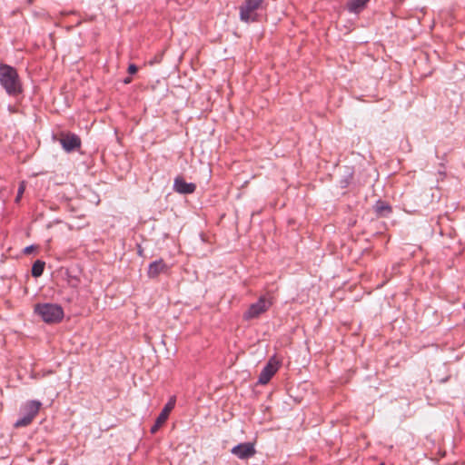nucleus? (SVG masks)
<instances>
[{
  "mask_svg": "<svg viewBox=\"0 0 465 465\" xmlns=\"http://www.w3.org/2000/svg\"><path fill=\"white\" fill-rule=\"evenodd\" d=\"M169 266L163 259H159L151 262L148 266L147 275L151 279L156 278L161 273H167Z\"/></svg>",
  "mask_w": 465,
  "mask_h": 465,
  "instance_id": "8",
  "label": "nucleus"
},
{
  "mask_svg": "<svg viewBox=\"0 0 465 465\" xmlns=\"http://www.w3.org/2000/svg\"><path fill=\"white\" fill-rule=\"evenodd\" d=\"M45 265V262L41 260L35 261L32 266V275L34 277H40L44 272Z\"/></svg>",
  "mask_w": 465,
  "mask_h": 465,
  "instance_id": "14",
  "label": "nucleus"
},
{
  "mask_svg": "<svg viewBox=\"0 0 465 465\" xmlns=\"http://www.w3.org/2000/svg\"><path fill=\"white\" fill-rule=\"evenodd\" d=\"M33 420H34V418L30 417L28 414L25 413L24 417H22L21 419L16 420V422L15 423V428L26 427L29 424H31Z\"/></svg>",
  "mask_w": 465,
  "mask_h": 465,
  "instance_id": "15",
  "label": "nucleus"
},
{
  "mask_svg": "<svg viewBox=\"0 0 465 465\" xmlns=\"http://www.w3.org/2000/svg\"><path fill=\"white\" fill-rule=\"evenodd\" d=\"M34 245H30L25 248L24 252L25 253H30L34 250Z\"/></svg>",
  "mask_w": 465,
  "mask_h": 465,
  "instance_id": "18",
  "label": "nucleus"
},
{
  "mask_svg": "<svg viewBox=\"0 0 465 465\" xmlns=\"http://www.w3.org/2000/svg\"><path fill=\"white\" fill-rule=\"evenodd\" d=\"M374 211L381 217H387L391 213V206L384 201L378 200L374 205Z\"/></svg>",
  "mask_w": 465,
  "mask_h": 465,
  "instance_id": "12",
  "label": "nucleus"
},
{
  "mask_svg": "<svg viewBox=\"0 0 465 465\" xmlns=\"http://www.w3.org/2000/svg\"><path fill=\"white\" fill-rule=\"evenodd\" d=\"M124 84H129L131 82V78L127 77L124 79Z\"/></svg>",
  "mask_w": 465,
  "mask_h": 465,
  "instance_id": "20",
  "label": "nucleus"
},
{
  "mask_svg": "<svg viewBox=\"0 0 465 465\" xmlns=\"http://www.w3.org/2000/svg\"><path fill=\"white\" fill-rule=\"evenodd\" d=\"M173 190L180 194H191L196 190V184L187 183L182 176H177L173 181Z\"/></svg>",
  "mask_w": 465,
  "mask_h": 465,
  "instance_id": "7",
  "label": "nucleus"
},
{
  "mask_svg": "<svg viewBox=\"0 0 465 465\" xmlns=\"http://www.w3.org/2000/svg\"><path fill=\"white\" fill-rule=\"evenodd\" d=\"M0 85L9 95L22 93V84L15 67L0 63Z\"/></svg>",
  "mask_w": 465,
  "mask_h": 465,
  "instance_id": "1",
  "label": "nucleus"
},
{
  "mask_svg": "<svg viewBox=\"0 0 465 465\" xmlns=\"http://www.w3.org/2000/svg\"><path fill=\"white\" fill-rule=\"evenodd\" d=\"M232 452L239 459H248L255 454V450L253 445L248 442L235 446Z\"/></svg>",
  "mask_w": 465,
  "mask_h": 465,
  "instance_id": "10",
  "label": "nucleus"
},
{
  "mask_svg": "<svg viewBox=\"0 0 465 465\" xmlns=\"http://www.w3.org/2000/svg\"><path fill=\"white\" fill-rule=\"evenodd\" d=\"M25 187H26L25 182L22 181L19 183L18 190H17V194H16V197L15 199V203H20V201H21V199L23 197V194L25 193Z\"/></svg>",
  "mask_w": 465,
  "mask_h": 465,
  "instance_id": "16",
  "label": "nucleus"
},
{
  "mask_svg": "<svg viewBox=\"0 0 465 465\" xmlns=\"http://www.w3.org/2000/svg\"><path fill=\"white\" fill-rule=\"evenodd\" d=\"M176 398L175 396H172L168 402L163 407V411H161L160 415L157 417L154 425L151 428L152 433H156L158 430L165 423L167 420L170 412L173 411V409L175 406Z\"/></svg>",
  "mask_w": 465,
  "mask_h": 465,
  "instance_id": "5",
  "label": "nucleus"
},
{
  "mask_svg": "<svg viewBox=\"0 0 465 465\" xmlns=\"http://www.w3.org/2000/svg\"><path fill=\"white\" fill-rule=\"evenodd\" d=\"M63 149L67 152H73L81 147V139L74 134H67L60 139Z\"/></svg>",
  "mask_w": 465,
  "mask_h": 465,
  "instance_id": "6",
  "label": "nucleus"
},
{
  "mask_svg": "<svg viewBox=\"0 0 465 465\" xmlns=\"http://www.w3.org/2000/svg\"><path fill=\"white\" fill-rule=\"evenodd\" d=\"M35 313L46 323H57L64 318V310L56 303H37L35 306Z\"/></svg>",
  "mask_w": 465,
  "mask_h": 465,
  "instance_id": "2",
  "label": "nucleus"
},
{
  "mask_svg": "<svg viewBox=\"0 0 465 465\" xmlns=\"http://www.w3.org/2000/svg\"><path fill=\"white\" fill-rule=\"evenodd\" d=\"M272 304V302L269 298L266 296H261L256 302L252 303L249 306L247 311L244 312L242 317L245 321L259 318L262 313L269 310Z\"/></svg>",
  "mask_w": 465,
  "mask_h": 465,
  "instance_id": "4",
  "label": "nucleus"
},
{
  "mask_svg": "<svg viewBox=\"0 0 465 465\" xmlns=\"http://www.w3.org/2000/svg\"><path fill=\"white\" fill-rule=\"evenodd\" d=\"M370 0H347L346 9L349 13L358 15L362 12Z\"/></svg>",
  "mask_w": 465,
  "mask_h": 465,
  "instance_id": "11",
  "label": "nucleus"
},
{
  "mask_svg": "<svg viewBox=\"0 0 465 465\" xmlns=\"http://www.w3.org/2000/svg\"><path fill=\"white\" fill-rule=\"evenodd\" d=\"M138 68L135 64H131L129 66H128V73L131 74H134L137 72Z\"/></svg>",
  "mask_w": 465,
  "mask_h": 465,
  "instance_id": "17",
  "label": "nucleus"
},
{
  "mask_svg": "<svg viewBox=\"0 0 465 465\" xmlns=\"http://www.w3.org/2000/svg\"><path fill=\"white\" fill-rule=\"evenodd\" d=\"M280 366V361L275 356H272V358H270V360L263 367L262 371L259 375V378H272V376L279 370Z\"/></svg>",
  "mask_w": 465,
  "mask_h": 465,
  "instance_id": "9",
  "label": "nucleus"
},
{
  "mask_svg": "<svg viewBox=\"0 0 465 465\" xmlns=\"http://www.w3.org/2000/svg\"><path fill=\"white\" fill-rule=\"evenodd\" d=\"M270 380H263V379H261L259 380V383L262 384V385H265L268 383Z\"/></svg>",
  "mask_w": 465,
  "mask_h": 465,
  "instance_id": "19",
  "label": "nucleus"
},
{
  "mask_svg": "<svg viewBox=\"0 0 465 465\" xmlns=\"http://www.w3.org/2000/svg\"><path fill=\"white\" fill-rule=\"evenodd\" d=\"M262 9H266L265 0H245L239 8L240 19L247 24L257 22Z\"/></svg>",
  "mask_w": 465,
  "mask_h": 465,
  "instance_id": "3",
  "label": "nucleus"
},
{
  "mask_svg": "<svg viewBox=\"0 0 465 465\" xmlns=\"http://www.w3.org/2000/svg\"><path fill=\"white\" fill-rule=\"evenodd\" d=\"M42 403L38 401H30L24 405V411L32 418H35L38 414Z\"/></svg>",
  "mask_w": 465,
  "mask_h": 465,
  "instance_id": "13",
  "label": "nucleus"
},
{
  "mask_svg": "<svg viewBox=\"0 0 465 465\" xmlns=\"http://www.w3.org/2000/svg\"><path fill=\"white\" fill-rule=\"evenodd\" d=\"M380 465H384L383 463L380 464Z\"/></svg>",
  "mask_w": 465,
  "mask_h": 465,
  "instance_id": "21",
  "label": "nucleus"
}]
</instances>
